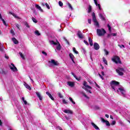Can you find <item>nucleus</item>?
Returning a JSON list of instances; mask_svg holds the SVG:
<instances>
[{
    "mask_svg": "<svg viewBox=\"0 0 130 130\" xmlns=\"http://www.w3.org/2000/svg\"><path fill=\"white\" fill-rule=\"evenodd\" d=\"M118 46H119V47L120 48H122V47H123V48H125L124 45H120L118 44Z\"/></svg>",
    "mask_w": 130,
    "mask_h": 130,
    "instance_id": "47",
    "label": "nucleus"
},
{
    "mask_svg": "<svg viewBox=\"0 0 130 130\" xmlns=\"http://www.w3.org/2000/svg\"><path fill=\"white\" fill-rule=\"evenodd\" d=\"M32 20L34 22V23H38V21L36 20V19L34 17H32Z\"/></svg>",
    "mask_w": 130,
    "mask_h": 130,
    "instance_id": "37",
    "label": "nucleus"
},
{
    "mask_svg": "<svg viewBox=\"0 0 130 130\" xmlns=\"http://www.w3.org/2000/svg\"><path fill=\"white\" fill-rule=\"evenodd\" d=\"M68 7L70 10H73V6H72V5H71L70 3H68Z\"/></svg>",
    "mask_w": 130,
    "mask_h": 130,
    "instance_id": "39",
    "label": "nucleus"
},
{
    "mask_svg": "<svg viewBox=\"0 0 130 130\" xmlns=\"http://www.w3.org/2000/svg\"><path fill=\"white\" fill-rule=\"evenodd\" d=\"M13 17H14V18H17V19H20V18H19V16H16V14H15L14 13H13Z\"/></svg>",
    "mask_w": 130,
    "mask_h": 130,
    "instance_id": "51",
    "label": "nucleus"
},
{
    "mask_svg": "<svg viewBox=\"0 0 130 130\" xmlns=\"http://www.w3.org/2000/svg\"><path fill=\"white\" fill-rule=\"evenodd\" d=\"M36 8H37V9L39 10V11L41 12H43V10L41 9V7H40L39 5L36 4Z\"/></svg>",
    "mask_w": 130,
    "mask_h": 130,
    "instance_id": "23",
    "label": "nucleus"
},
{
    "mask_svg": "<svg viewBox=\"0 0 130 130\" xmlns=\"http://www.w3.org/2000/svg\"><path fill=\"white\" fill-rule=\"evenodd\" d=\"M63 112H64V113H68V114H73V112L71 110H64Z\"/></svg>",
    "mask_w": 130,
    "mask_h": 130,
    "instance_id": "16",
    "label": "nucleus"
},
{
    "mask_svg": "<svg viewBox=\"0 0 130 130\" xmlns=\"http://www.w3.org/2000/svg\"><path fill=\"white\" fill-rule=\"evenodd\" d=\"M94 23L96 26H99V23L97 20L96 21H94Z\"/></svg>",
    "mask_w": 130,
    "mask_h": 130,
    "instance_id": "49",
    "label": "nucleus"
},
{
    "mask_svg": "<svg viewBox=\"0 0 130 130\" xmlns=\"http://www.w3.org/2000/svg\"><path fill=\"white\" fill-rule=\"evenodd\" d=\"M83 86H84V87H85L86 88H88V89H92V87L87 85V82H86V81H84Z\"/></svg>",
    "mask_w": 130,
    "mask_h": 130,
    "instance_id": "17",
    "label": "nucleus"
},
{
    "mask_svg": "<svg viewBox=\"0 0 130 130\" xmlns=\"http://www.w3.org/2000/svg\"><path fill=\"white\" fill-rule=\"evenodd\" d=\"M88 41L89 42V45L93 46V40H92V38L90 37L88 38Z\"/></svg>",
    "mask_w": 130,
    "mask_h": 130,
    "instance_id": "21",
    "label": "nucleus"
},
{
    "mask_svg": "<svg viewBox=\"0 0 130 130\" xmlns=\"http://www.w3.org/2000/svg\"><path fill=\"white\" fill-rule=\"evenodd\" d=\"M104 51L105 52L106 55H108V54H109V52H108L106 49H104Z\"/></svg>",
    "mask_w": 130,
    "mask_h": 130,
    "instance_id": "43",
    "label": "nucleus"
},
{
    "mask_svg": "<svg viewBox=\"0 0 130 130\" xmlns=\"http://www.w3.org/2000/svg\"><path fill=\"white\" fill-rule=\"evenodd\" d=\"M63 39L64 41H65V42H66V43L67 44H68V45H70V42H69V41H68V40L67 39V38L66 37H63Z\"/></svg>",
    "mask_w": 130,
    "mask_h": 130,
    "instance_id": "26",
    "label": "nucleus"
},
{
    "mask_svg": "<svg viewBox=\"0 0 130 130\" xmlns=\"http://www.w3.org/2000/svg\"><path fill=\"white\" fill-rule=\"evenodd\" d=\"M112 35H113V36H116V35H117V34H112Z\"/></svg>",
    "mask_w": 130,
    "mask_h": 130,
    "instance_id": "64",
    "label": "nucleus"
},
{
    "mask_svg": "<svg viewBox=\"0 0 130 130\" xmlns=\"http://www.w3.org/2000/svg\"><path fill=\"white\" fill-rule=\"evenodd\" d=\"M73 51L76 53V54H79V52L78 51L76 50V48L73 47Z\"/></svg>",
    "mask_w": 130,
    "mask_h": 130,
    "instance_id": "29",
    "label": "nucleus"
},
{
    "mask_svg": "<svg viewBox=\"0 0 130 130\" xmlns=\"http://www.w3.org/2000/svg\"><path fill=\"white\" fill-rule=\"evenodd\" d=\"M91 125L95 128V129H99V127L97 126L94 122H91Z\"/></svg>",
    "mask_w": 130,
    "mask_h": 130,
    "instance_id": "20",
    "label": "nucleus"
},
{
    "mask_svg": "<svg viewBox=\"0 0 130 130\" xmlns=\"http://www.w3.org/2000/svg\"><path fill=\"white\" fill-rule=\"evenodd\" d=\"M103 62H104V63L107 66V64H108L107 60H106V59H105L104 57H103Z\"/></svg>",
    "mask_w": 130,
    "mask_h": 130,
    "instance_id": "32",
    "label": "nucleus"
},
{
    "mask_svg": "<svg viewBox=\"0 0 130 130\" xmlns=\"http://www.w3.org/2000/svg\"><path fill=\"white\" fill-rule=\"evenodd\" d=\"M50 42H51V43H52V44H53L54 45H57V42L55 43L54 41H51Z\"/></svg>",
    "mask_w": 130,
    "mask_h": 130,
    "instance_id": "40",
    "label": "nucleus"
},
{
    "mask_svg": "<svg viewBox=\"0 0 130 130\" xmlns=\"http://www.w3.org/2000/svg\"><path fill=\"white\" fill-rule=\"evenodd\" d=\"M101 119L102 122L106 123V125L107 126H110V123H109V121H108V120L104 119V118H103V117H101Z\"/></svg>",
    "mask_w": 130,
    "mask_h": 130,
    "instance_id": "3",
    "label": "nucleus"
},
{
    "mask_svg": "<svg viewBox=\"0 0 130 130\" xmlns=\"http://www.w3.org/2000/svg\"><path fill=\"white\" fill-rule=\"evenodd\" d=\"M57 43L58 44V46L56 47V49L57 50H60V49H61V46H60V44L57 41Z\"/></svg>",
    "mask_w": 130,
    "mask_h": 130,
    "instance_id": "19",
    "label": "nucleus"
},
{
    "mask_svg": "<svg viewBox=\"0 0 130 130\" xmlns=\"http://www.w3.org/2000/svg\"><path fill=\"white\" fill-rule=\"evenodd\" d=\"M62 102L63 103V104H68V102H67V101H66V100L63 99L62 100Z\"/></svg>",
    "mask_w": 130,
    "mask_h": 130,
    "instance_id": "48",
    "label": "nucleus"
},
{
    "mask_svg": "<svg viewBox=\"0 0 130 130\" xmlns=\"http://www.w3.org/2000/svg\"><path fill=\"white\" fill-rule=\"evenodd\" d=\"M112 61H114L115 63H120V64H121V61L120 60V58L118 56H114L112 58Z\"/></svg>",
    "mask_w": 130,
    "mask_h": 130,
    "instance_id": "1",
    "label": "nucleus"
},
{
    "mask_svg": "<svg viewBox=\"0 0 130 130\" xmlns=\"http://www.w3.org/2000/svg\"><path fill=\"white\" fill-rule=\"evenodd\" d=\"M94 48L95 50H98L99 48H100V46H99V44L97 43H94L93 44Z\"/></svg>",
    "mask_w": 130,
    "mask_h": 130,
    "instance_id": "6",
    "label": "nucleus"
},
{
    "mask_svg": "<svg viewBox=\"0 0 130 130\" xmlns=\"http://www.w3.org/2000/svg\"><path fill=\"white\" fill-rule=\"evenodd\" d=\"M35 34H36V35H37V36H40V35H41L40 32H39V30H36L35 31Z\"/></svg>",
    "mask_w": 130,
    "mask_h": 130,
    "instance_id": "30",
    "label": "nucleus"
},
{
    "mask_svg": "<svg viewBox=\"0 0 130 130\" xmlns=\"http://www.w3.org/2000/svg\"><path fill=\"white\" fill-rule=\"evenodd\" d=\"M71 74L72 76H73V77L75 78V79H76V80H77V81H80L81 77H77V76H76V75H75V74L73 72H72Z\"/></svg>",
    "mask_w": 130,
    "mask_h": 130,
    "instance_id": "13",
    "label": "nucleus"
},
{
    "mask_svg": "<svg viewBox=\"0 0 130 130\" xmlns=\"http://www.w3.org/2000/svg\"><path fill=\"white\" fill-rule=\"evenodd\" d=\"M94 83H95V84L96 87H97L98 88H100V86H99L97 84V83H96V82H94Z\"/></svg>",
    "mask_w": 130,
    "mask_h": 130,
    "instance_id": "62",
    "label": "nucleus"
},
{
    "mask_svg": "<svg viewBox=\"0 0 130 130\" xmlns=\"http://www.w3.org/2000/svg\"><path fill=\"white\" fill-rule=\"evenodd\" d=\"M118 71H119L120 72H124V69L122 68H119Z\"/></svg>",
    "mask_w": 130,
    "mask_h": 130,
    "instance_id": "38",
    "label": "nucleus"
},
{
    "mask_svg": "<svg viewBox=\"0 0 130 130\" xmlns=\"http://www.w3.org/2000/svg\"><path fill=\"white\" fill-rule=\"evenodd\" d=\"M1 20L3 21V23L4 25H5V26H8V24L6 22V21H5V19H3V18H2V19H1Z\"/></svg>",
    "mask_w": 130,
    "mask_h": 130,
    "instance_id": "36",
    "label": "nucleus"
},
{
    "mask_svg": "<svg viewBox=\"0 0 130 130\" xmlns=\"http://www.w3.org/2000/svg\"><path fill=\"white\" fill-rule=\"evenodd\" d=\"M99 77H100L101 78H102V80H104V78H103V76H102V75H101V74H100V73H99Z\"/></svg>",
    "mask_w": 130,
    "mask_h": 130,
    "instance_id": "54",
    "label": "nucleus"
},
{
    "mask_svg": "<svg viewBox=\"0 0 130 130\" xmlns=\"http://www.w3.org/2000/svg\"><path fill=\"white\" fill-rule=\"evenodd\" d=\"M42 53H43V54H44V55H45L46 56L47 55V53L45 52L44 51H43L42 52Z\"/></svg>",
    "mask_w": 130,
    "mask_h": 130,
    "instance_id": "53",
    "label": "nucleus"
},
{
    "mask_svg": "<svg viewBox=\"0 0 130 130\" xmlns=\"http://www.w3.org/2000/svg\"><path fill=\"white\" fill-rule=\"evenodd\" d=\"M57 95H58V97H59V98H63V96L62 95V94H61V93L58 92Z\"/></svg>",
    "mask_w": 130,
    "mask_h": 130,
    "instance_id": "31",
    "label": "nucleus"
},
{
    "mask_svg": "<svg viewBox=\"0 0 130 130\" xmlns=\"http://www.w3.org/2000/svg\"><path fill=\"white\" fill-rule=\"evenodd\" d=\"M24 86L25 87V88H26V89H28V90H31L32 88H31V87H30V86L28 85V84H27L26 82H24Z\"/></svg>",
    "mask_w": 130,
    "mask_h": 130,
    "instance_id": "15",
    "label": "nucleus"
},
{
    "mask_svg": "<svg viewBox=\"0 0 130 130\" xmlns=\"http://www.w3.org/2000/svg\"><path fill=\"white\" fill-rule=\"evenodd\" d=\"M10 33H11V34H12V35H15V32H14V30H10Z\"/></svg>",
    "mask_w": 130,
    "mask_h": 130,
    "instance_id": "57",
    "label": "nucleus"
},
{
    "mask_svg": "<svg viewBox=\"0 0 130 130\" xmlns=\"http://www.w3.org/2000/svg\"><path fill=\"white\" fill-rule=\"evenodd\" d=\"M94 109H95V110H98L100 109V108L99 107V106H95Z\"/></svg>",
    "mask_w": 130,
    "mask_h": 130,
    "instance_id": "44",
    "label": "nucleus"
},
{
    "mask_svg": "<svg viewBox=\"0 0 130 130\" xmlns=\"http://www.w3.org/2000/svg\"><path fill=\"white\" fill-rule=\"evenodd\" d=\"M69 100L72 102L73 104H76V102H75L73 100V99L71 97L69 98Z\"/></svg>",
    "mask_w": 130,
    "mask_h": 130,
    "instance_id": "33",
    "label": "nucleus"
},
{
    "mask_svg": "<svg viewBox=\"0 0 130 130\" xmlns=\"http://www.w3.org/2000/svg\"><path fill=\"white\" fill-rule=\"evenodd\" d=\"M67 84L70 87H71V88H73V87H75V82H71V81H68L67 82Z\"/></svg>",
    "mask_w": 130,
    "mask_h": 130,
    "instance_id": "7",
    "label": "nucleus"
},
{
    "mask_svg": "<svg viewBox=\"0 0 130 130\" xmlns=\"http://www.w3.org/2000/svg\"><path fill=\"white\" fill-rule=\"evenodd\" d=\"M46 94L48 95V96L49 97V98H50V99H51V100L54 101V98H53V97L52 96L51 94H50V93H49L48 91H47L46 92Z\"/></svg>",
    "mask_w": 130,
    "mask_h": 130,
    "instance_id": "12",
    "label": "nucleus"
},
{
    "mask_svg": "<svg viewBox=\"0 0 130 130\" xmlns=\"http://www.w3.org/2000/svg\"><path fill=\"white\" fill-rule=\"evenodd\" d=\"M19 54L20 55V57L21 58H22V59H25V56H24V55H23L21 52L19 53Z\"/></svg>",
    "mask_w": 130,
    "mask_h": 130,
    "instance_id": "27",
    "label": "nucleus"
},
{
    "mask_svg": "<svg viewBox=\"0 0 130 130\" xmlns=\"http://www.w3.org/2000/svg\"><path fill=\"white\" fill-rule=\"evenodd\" d=\"M12 40L14 42V44H19V41H18V40H17L16 38H12Z\"/></svg>",
    "mask_w": 130,
    "mask_h": 130,
    "instance_id": "18",
    "label": "nucleus"
},
{
    "mask_svg": "<svg viewBox=\"0 0 130 130\" xmlns=\"http://www.w3.org/2000/svg\"><path fill=\"white\" fill-rule=\"evenodd\" d=\"M0 74H2V75H4V74H5V71H4L3 70H2L1 71H0Z\"/></svg>",
    "mask_w": 130,
    "mask_h": 130,
    "instance_id": "56",
    "label": "nucleus"
},
{
    "mask_svg": "<svg viewBox=\"0 0 130 130\" xmlns=\"http://www.w3.org/2000/svg\"><path fill=\"white\" fill-rule=\"evenodd\" d=\"M98 7L99 10H101V5H100V4H99L98 5Z\"/></svg>",
    "mask_w": 130,
    "mask_h": 130,
    "instance_id": "59",
    "label": "nucleus"
},
{
    "mask_svg": "<svg viewBox=\"0 0 130 130\" xmlns=\"http://www.w3.org/2000/svg\"><path fill=\"white\" fill-rule=\"evenodd\" d=\"M77 36L79 38H81V39L84 38V36H83V34L81 32V31H78L77 32Z\"/></svg>",
    "mask_w": 130,
    "mask_h": 130,
    "instance_id": "8",
    "label": "nucleus"
},
{
    "mask_svg": "<svg viewBox=\"0 0 130 130\" xmlns=\"http://www.w3.org/2000/svg\"><path fill=\"white\" fill-rule=\"evenodd\" d=\"M107 27L109 29V31H110V32H111V26H110V25L108 24Z\"/></svg>",
    "mask_w": 130,
    "mask_h": 130,
    "instance_id": "41",
    "label": "nucleus"
},
{
    "mask_svg": "<svg viewBox=\"0 0 130 130\" xmlns=\"http://www.w3.org/2000/svg\"><path fill=\"white\" fill-rule=\"evenodd\" d=\"M99 16L102 21H104V22L106 23V18H105V16H103V15H102L101 13L99 14Z\"/></svg>",
    "mask_w": 130,
    "mask_h": 130,
    "instance_id": "4",
    "label": "nucleus"
},
{
    "mask_svg": "<svg viewBox=\"0 0 130 130\" xmlns=\"http://www.w3.org/2000/svg\"><path fill=\"white\" fill-rule=\"evenodd\" d=\"M88 22L89 24H91L92 23V20L90 19H88Z\"/></svg>",
    "mask_w": 130,
    "mask_h": 130,
    "instance_id": "60",
    "label": "nucleus"
},
{
    "mask_svg": "<svg viewBox=\"0 0 130 130\" xmlns=\"http://www.w3.org/2000/svg\"><path fill=\"white\" fill-rule=\"evenodd\" d=\"M58 128L59 129V130H62V128H61V127L60 126H58Z\"/></svg>",
    "mask_w": 130,
    "mask_h": 130,
    "instance_id": "63",
    "label": "nucleus"
},
{
    "mask_svg": "<svg viewBox=\"0 0 130 130\" xmlns=\"http://www.w3.org/2000/svg\"><path fill=\"white\" fill-rule=\"evenodd\" d=\"M36 94L37 97L39 98V100H40L41 101H42V96H41V94H40V93L37 92H36Z\"/></svg>",
    "mask_w": 130,
    "mask_h": 130,
    "instance_id": "14",
    "label": "nucleus"
},
{
    "mask_svg": "<svg viewBox=\"0 0 130 130\" xmlns=\"http://www.w3.org/2000/svg\"><path fill=\"white\" fill-rule=\"evenodd\" d=\"M52 63V64H53L54 66H58V63L57 62V61H55V60L54 59H52L51 60V61H49V63Z\"/></svg>",
    "mask_w": 130,
    "mask_h": 130,
    "instance_id": "9",
    "label": "nucleus"
},
{
    "mask_svg": "<svg viewBox=\"0 0 130 130\" xmlns=\"http://www.w3.org/2000/svg\"><path fill=\"white\" fill-rule=\"evenodd\" d=\"M11 66H10V69L13 71V72H15V71H16V72H18V69H17V68L15 66V64L14 63H12Z\"/></svg>",
    "mask_w": 130,
    "mask_h": 130,
    "instance_id": "5",
    "label": "nucleus"
},
{
    "mask_svg": "<svg viewBox=\"0 0 130 130\" xmlns=\"http://www.w3.org/2000/svg\"><path fill=\"white\" fill-rule=\"evenodd\" d=\"M118 90H119V91L121 92V93H122V94H124V93H123V92H124V90H123V89L121 88H119Z\"/></svg>",
    "mask_w": 130,
    "mask_h": 130,
    "instance_id": "35",
    "label": "nucleus"
},
{
    "mask_svg": "<svg viewBox=\"0 0 130 130\" xmlns=\"http://www.w3.org/2000/svg\"><path fill=\"white\" fill-rule=\"evenodd\" d=\"M116 72H117V74H118L119 76H123V73L122 71H119L118 69L116 70Z\"/></svg>",
    "mask_w": 130,
    "mask_h": 130,
    "instance_id": "22",
    "label": "nucleus"
},
{
    "mask_svg": "<svg viewBox=\"0 0 130 130\" xmlns=\"http://www.w3.org/2000/svg\"><path fill=\"white\" fill-rule=\"evenodd\" d=\"M22 101L23 102V103H24V104H25V105H27V101H26L25 100V98H24V97H22Z\"/></svg>",
    "mask_w": 130,
    "mask_h": 130,
    "instance_id": "34",
    "label": "nucleus"
},
{
    "mask_svg": "<svg viewBox=\"0 0 130 130\" xmlns=\"http://www.w3.org/2000/svg\"><path fill=\"white\" fill-rule=\"evenodd\" d=\"M92 12V6L91 5H89L88 8V14H90Z\"/></svg>",
    "mask_w": 130,
    "mask_h": 130,
    "instance_id": "24",
    "label": "nucleus"
},
{
    "mask_svg": "<svg viewBox=\"0 0 130 130\" xmlns=\"http://www.w3.org/2000/svg\"><path fill=\"white\" fill-rule=\"evenodd\" d=\"M0 51H4V46H2L0 47Z\"/></svg>",
    "mask_w": 130,
    "mask_h": 130,
    "instance_id": "52",
    "label": "nucleus"
},
{
    "mask_svg": "<svg viewBox=\"0 0 130 130\" xmlns=\"http://www.w3.org/2000/svg\"><path fill=\"white\" fill-rule=\"evenodd\" d=\"M84 42L85 44H86V45H89V43H88V42H87V41L84 40Z\"/></svg>",
    "mask_w": 130,
    "mask_h": 130,
    "instance_id": "55",
    "label": "nucleus"
},
{
    "mask_svg": "<svg viewBox=\"0 0 130 130\" xmlns=\"http://www.w3.org/2000/svg\"><path fill=\"white\" fill-rule=\"evenodd\" d=\"M91 16L92 17L93 21L94 22H96V21H97V18H96V15H95V13L92 12Z\"/></svg>",
    "mask_w": 130,
    "mask_h": 130,
    "instance_id": "11",
    "label": "nucleus"
},
{
    "mask_svg": "<svg viewBox=\"0 0 130 130\" xmlns=\"http://www.w3.org/2000/svg\"><path fill=\"white\" fill-rule=\"evenodd\" d=\"M24 24L27 28H30V25H29V24H28V22H27L26 21H25L24 22Z\"/></svg>",
    "mask_w": 130,
    "mask_h": 130,
    "instance_id": "28",
    "label": "nucleus"
},
{
    "mask_svg": "<svg viewBox=\"0 0 130 130\" xmlns=\"http://www.w3.org/2000/svg\"><path fill=\"white\" fill-rule=\"evenodd\" d=\"M83 95L86 98H88V96H87V95L86 94H85L84 93H83Z\"/></svg>",
    "mask_w": 130,
    "mask_h": 130,
    "instance_id": "61",
    "label": "nucleus"
},
{
    "mask_svg": "<svg viewBox=\"0 0 130 130\" xmlns=\"http://www.w3.org/2000/svg\"><path fill=\"white\" fill-rule=\"evenodd\" d=\"M93 1L94 2V4H95V6H98V5L99 4H98V2H97V0H93Z\"/></svg>",
    "mask_w": 130,
    "mask_h": 130,
    "instance_id": "50",
    "label": "nucleus"
},
{
    "mask_svg": "<svg viewBox=\"0 0 130 130\" xmlns=\"http://www.w3.org/2000/svg\"><path fill=\"white\" fill-rule=\"evenodd\" d=\"M96 32L98 36H103V35H104V34H106V31L103 28H102V29H98L96 30Z\"/></svg>",
    "mask_w": 130,
    "mask_h": 130,
    "instance_id": "2",
    "label": "nucleus"
},
{
    "mask_svg": "<svg viewBox=\"0 0 130 130\" xmlns=\"http://www.w3.org/2000/svg\"><path fill=\"white\" fill-rule=\"evenodd\" d=\"M69 56H70L71 60H73V59H74V58H75V56H74V55L72 53H70Z\"/></svg>",
    "mask_w": 130,
    "mask_h": 130,
    "instance_id": "25",
    "label": "nucleus"
},
{
    "mask_svg": "<svg viewBox=\"0 0 130 130\" xmlns=\"http://www.w3.org/2000/svg\"><path fill=\"white\" fill-rule=\"evenodd\" d=\"M116 123V121H112V123H111V125H115V124Z\"/></svg>",
    "mask_w": 130,
    "mask_h": 130,
    "instance_id": "46",
    "label": "nucleus"
},
{
    "mask_svg": "<svg viewBox=\"0 0 130 130\" xmlns=\"http://www.w3.org/2000/svg\"><path fill=\"white\" fill-rule=\"evenodd\" d=\"M111 85H114L115 86H118L119 85V82L116 81H112L111 82Z\"/></svg>",
    "mask_w": 130,
    "mask_h": 130,
    "instance_id": "10",
    "label": "nucleus"
},
{
    "mask_svg": "<svg viewBox=\"0 0 130 130\" xmlns=\"http://www.w3.org/2000/svg\"><path fill=\"white\" fill-rule=\"evenodd\" d=\"M59 6L60 7H62V6H63V3H62L61 1H59Z\"/></svg>",
    "mask_w": 130,
    "mask_h": 130,
    "instance_id": "42",
    "label": "nucleus"
},
{
    "mask_svg": "<svg viewBox=\"0 0 130 130\" xmlns=\"http://www.w3.org/2000/svg\"><path fill=\"white\" fill-rule=\"evenodd\" d=\"M16 26L17 29H19V30H20V25L18 24H16Z\"/></svg>",
    "mask_w": 130,
    "mask_h": 130,
    "instance_id": "58",
    "label": "nucleus"
},
{
    "mask_svg": "<svg viewBox=\"0 0 130 130\" xmlns=\"http://www.w3.org/2000/svg\"><path fill=\"white\" fill-rule=\"evenodd\" d=\"M45 6H46V7L47 8V9H48V10H50V7H49V5H48V4L46 3V4H45Z\"/></svg>",
    "mask_w": 130,
    "mask_h": 130,
    "instance_id": "45",
    "label": "nucleus"
}]
</instances>
